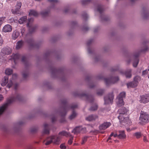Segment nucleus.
Segmentation results:
<instances>
[{
	"mask_svg": "<svg viewBox=\"0 0 149 149\" xmlns=\"http://www.w3.org/2000/svg\"><path fill=\"white\" fill-rule=\"evenodd\" d=\"M77 115V114L76 112L74 111H73L72 114L70 116L69 118L71 120H72L75 118Z\"/></svg>",
	"mask_w": 149,
	"mask_h": 149,
	"instance_id": "32",
	"label": "nucleus"
},
{
	"mask_svg": "<svg viewBox=\"0 0 149 149\" xmlns=\"http://www.w3.org/2000/svg\"><path fill=\"white\" fill-rule=\"evenodd\" d=\"M8 76L6 75L2 79V82L1 83V85L3 86H4L8 82V83L7 86V87L8 88H10L13 85V82L12 80H10L8 82Z\"/></svg>",
	"mask_w": 149,
	"mask_h": 149,
	"instance_id": "7",
	"label": "nucleus"
},
{
	"mask_svg": "<svg viewBox=\"0 0 149 149\" xmlns=\"http://www.w3.org/2000/svg\"><path fill=\"white\" fill-rule=\"evenodd\" d=\"M147 73V70H144L143 71L142 74L143 75H145Z\"/></svg>",
	"mask_w": 149,
	"mask_h": 149,
	"instance_id": "57",
	"label": "nucleus"
},
{
	"mask_svg": "<svg viewBox=\"0 0 149 149\" xmlns=\"http://www.w3.org/2000/svg\"><path fill=\"white\" fill-rule=\"evenodd\" d=\"M22 61L25 63V65L28 63V62L26 61V58L25 56H23L22 57Z\"/></svg>",
	"mask_w": 149,
	"mask_h": 149,
	"instance_id": "39",
	"label": "nucleus"
},
{
	"mask_svg": "<svg viewBox=\"0 0 149 149\" xmlns=\"http://www.w3.org/2000/svg\"><path fill=\"white\" fill-rule=\"evenodd\" d=\"M20 97L19 95H17L16 98L11 97L8 99L7 102L0 107V116L7 108L9 104H11L17 100H19Z\"/></svg>",
	"mask_w": 149,
	"mask_h": 149,
	"instance_id": "4",
	"label": "nucleus"
},
{
	"mask_svg": "<svg viewBox=\"0 0 149 149\" xmlns=\"http://www.w3.org/2000/svg\"><path fill=\"white\" fill-rule=\"evenodd\" d=\"M88 138V136H85L82 139V140L81 143L82 144H83L87 141V139Z\"/></svg>",
	"mask_w": 149,
	"mask_h": 149,
	"instance_id": "38",
	"label": "nucleus"
},
{
	"mask_svg": "<svg viewBox=\"0 0 149 149\" xmlns=\"http://www.w3.org/2000/svg\"><path fill=\"white\" fill-rule=\"evenodd\" d=\"M113 136L114 137H117L118 138V134L117 131L116 132V134H114Z\"/></svg>",
	"mask_w": 149,
	"mask_h": 149,
	"instance_id": "59",
	"label": "nucleus"
},
{
	"mask_svg": "<svg viewBox=\"0 0 149 149\" xmlns=\"http://www.w3.org/2000/svg\"><path fill=\"white\" fill-rule=\"evenodd\" d=\"M142 134L140 132H136L133 135L135 136L136 137L137 139H139L141 136Z\"/></svg>",
	"mask_w": 149,
	"mask_h": 149,
	"instance_id": "29",
	"label": "nucleus"
},
{
	"mask_svg": "<svg viewBox=\"0 0 149 149\" xmlns=\"http://www.w3.org/2000/svg\"><path fill=\"white\" fill-rule=\"evenodd\" d=\"M93 42V40L92 39L89 40L87 42V44L88 46H89Z\"/></svg>",
	"mask_w": 149,
	"mask_h": 149,
	"instance_id": "50",
	"label": "nucleus"
},
{
	"mask_svg": "<svg viewBox=\"0 0 149 149\" xmlns=\"http://www.w3.org/2000/svg\"><path fill=\"white\" fill-rule=\"evenodd\" d=\"M104 92V90L103 89L99 90L97 92V94L98 95H102Z\"/></svg>",
	"mask_w": 149,
	"mask_h": 149,
	"instance_id": "37",
	"label": "nucleus"
},
{
	"mask_svg": "<svg viewBox=\"0 0 149 149\" xmlns=\"http://www.w3.org/2000/svg\"><path fill=\"white\" fill-rule=\"evenodd\" d=\"M49 12L48 11H42L41 13V14L43 16H46L48 14Z\"/></svg>",
	"mask_w": 149,
	"mask_h": 149,
	"instance_id": "42",
	"label": "nucleus"
},
{
	"mask_svg": "<svg viewBox=\"0 0 149 149\" xmlns=\"http://www.w3.org/2000/svg\"><path fill=\"white\" fill-rule=\"evenodd\" d=\"M140 54L139 52L136 53L133 56L134 61L133 63V66L134 67H137L139 62L138 57Z\"/></svg>",
	"mask_w": 149,
	"mask_h": 149,
	"instance_id": "15",
	"label": "nucleus"
},
{
	"mask_svg": "<svg viewBox=\"0 0 149 149\" xmlns=\"http://www.w3.org/2000/svg\"><path fill=\"white\" fill-rule=\"evenodd\" d=\"M92 0H82V4L83 5H86L89 3Z\"/></svg>",
	"mask_w": 149,
	"mask_h": 149,
	"instance_id": "35",
	"label": "nucleus"
},
{
	"mask_svg": "<svg viewBox=\"0 0 149 149\" xmlns=\"http://www.w3.org/2000/svg\"><path fill=\"white\" fill-rule=\"evenodd\" d=\"M59 135L60 136H65L66 137L71 136V135L70 133L68 132L65 131H62L59 133Z\"/></svg>",
	"mask_w": 149,
	"mask_h": 149,
	"instance_id": "24",
	"label": "nucleus"
},
{
	"mask_svg": "<svg viewBox=\"0 0 149 149\" xmlns=\"http://www.w3.org/2000/svg\"><path fill=\"white\" fill-rule=\"evenodd\" d=\"M56 120V118L54 117H53L52 118V122H54Z\"/></svg>",
	"mask_w": 149,
	"mask_h": 149,
	"instance_id": "55",
	"label": "nucleus"
},
{
	"mask_svg": "<svg viewBox=\"0 0 149 149\" xmlns=\"http://www.w3.org/2000/svg\"><path fill=\"white\" fill-rule=\"evenodd\" d=\"M19 35V33L18 31H14L12 35V38L13 40H15Z\"/></svg>",
	"mask_w": 149,
	"mask_h": 149,
	"instance_id": "27",
	"label": "nucleus"
},
{
	"mask_svg": "<svg viewBox=\"0 0 149 149\" xmlns=\"http://www.w3.org/2000/svg\"><path fill=\"white\" fill-rule=\"evenodd\" d=\"M111 125V123L110 122H105L101 124L99 126V129L100 130H104Z\"/></svg>",
	"mask_w": 149,
	"mask_h": 149,
	"instance_id": "12",
	"label": "nucleus"
},
{
	"mask_svg": "<svg viewBox=\"0 0 149 149\" xmlns=\"http://www.w3.org/2000/svg\"><path fill=\"white\" fill-rule=\"evenodd\" d=\"M24 44V41L22 40L18 41L17 43L15 48L17 49L21 48L23 46Z\"/></svg>",
	"mask_w": 149,
	"mask_h": 149,
	"instance_id": "21",
	"label": "nucleus"
},
{
	"mask_svg": "<svg viewBox=\"0 0 149 149\" xmlns=\"http://www.w3.org/2000/svg\"><path fill=\"white\" fill-rule=\"evenodd\" d=\"M131 72L132 70L129 69L125 72L122 71H120V73L123 74L125 75L127 78H130L132 76Z\"/></svg>",
	"mask_w": 149,
	"mask_h": 149,
	"instance_id": "17",
	"label": "nucleus"
},
{
	"mask_svg": "<svg viewBox=\"0 0 149 149\" xmlns=\"http://www.w3.org/2000/svg\"><path fill=\"white\" fill-rule=\"evenodd\" d=\"M118 134V138L124 139L126 137L125 132L123 130H119L117 131Z\"/></svg>",
	"mask_w": 149,
	"mask_h": 149,
	"instance_id": "13",
	"label": "nucleus"
},
{
	"mask_svg": "<svg viewBox=\"0 0 149 149\" xmlns=\"http://www.w3.org/2000/svg\"><path fill=\"white\" fill-rule=\"evenodd\" d=\"M114 133L113 132H112L111 133V134L110 135V137H111L112 136H113L114 135Z\"/></svg>",
	"mask_w": 149,
	"mask_h": 149,
	"instance_id": "64",
	"label": "nucleus"
},
{
	"mask_svg": "<svg viewBox=\"0 0 149 149\" xmlns=\"http://www.w3.org/2000/svg\"><path fill=\"white\" fill-rule=\"evenodd\" d=\"M33 19L31 18L28 19V22L27 24V26L29 27V33L26 34L25 38V42L31 47H38L37 45L35 44L31 36V34L34 32L36 29V26H33L31 25V23L33 21Z\"/></svg>",
	"mask_w": 149,
	"mask_h": 149,
	"instance_id": "1",
	"label": "nucleus"
},
{
	"mask_svg": "<svg viewBox=\"0 0 149 149\" xmlns=\"http://www.w3.org/2000/svg\"><path fill=\"white\" fill-rule=\"evenodd\" d=\"M81 132L80 133H85L86 132V127L82 128L81 127Z\"/></svg>",
	"mask_w": 149,
	"mask_h": 149,
	"instance_id": "44",
	"label": "nucleus"
},
{
	"mask_svg": "<svg viewBox=\"0 0 149 149\" xmlns=\"http://www.w3.org/2000/svg\"><path fill=\"white\" fill-rule=\"evenodd\" d=\"M3 52L0 53V59H2L3 54H9L11 53V51L8 48L4 49L3 50Z\"/></svg>",
	"mask_w": 149,
	"mask_h": 149,
	"instance_id": "22",
	"label": "nucleus"
},
{
	"mask_svg": "<svg viewBox=\"0 0 149 149\" xmlns=\"http://www.w3.org/2000/svg\"><path fill=\"white\" fill-rule=\"evenodd\" d=\"M128 111V109L124 107H122L118 111V112L120 114L119 116H118V119L121 120V121H123L125 118L124 117L122 116V115L126 114Z\"/></svg>",
	"mask_w": 149,
	"mask_h": 149,
	"instance_id": "6",
	"label": "nucleus"
},
{
	"mask_svg": "<svg viewBox=\"0 0 149 149\" xmlns=\"http://www.w3.org/2000/svg\"><path fill=\"white\" fill-rule=\"evenodd\" d=\"M97 10L101 14L104 10L102 6L101 5H99L97 7Z\"/></svg>",
	"mask_w": 149,
	"mask_h": 149,
	"instance_id": "34",
	"label": "nucleus"
},
{
	"mask_svg": "<svg viewBox=\"0 0 149 149\" xmlns=\"http://www.w3.org/2000/svg\"><path fill=\"white\" fill-rule=\"evenodd\" d=\"M22 5L21 2H17L15 6V9L12 10V13L14 14H18L19 9L21 8Z\"/></svg>",
	"mask_w": 149,
	"mask_h": 149,
	"instance_id": "14",
	"label": "nucleus"
},
{
	"mask_svg": "<svg viewBox=\"0 0 149 149\" xmlns=\"http://www.w3.org/2000/svg\"><path fill=\"white\" fill-rule=\"evenodd\" d=\"M20 57V55L18 53L15 54H13L12 55V58L14 60V61L15 64L16 63V61Z\"/></svg>",
	"mask_w": 149,
	"mask_h": 149,
	"instance_id": "23",
	"label": "nucleus"
},
{
	"mask_svg": "<svg viewBox=\"0 0 149 149\" xmlns=\"http://www.w3.org/2000/svg\"><path fill=\"white\" fill-rule=\"evenodd\" d=\"M148 15V14H145L144 15V18L146 19V16Z\"/></svg>",
	"mask_w": 149,
	"mask_h": 149,
	"instance_id": "61",
	"label": "nucleus"
},
{
	"mask_svg": "<svg viewBox=\"0 0 149 149\" xmlns=\"http://www.w3.org/2000/svg\"><path fill=\"white\" fill-rule=\"evenodd\" d=\"M143 140L145 142H146L148 141L147 140V138L145 136H144Z\"/></svg>",
	"mask_w": 149,
	"mask_h": 149,
	"instance_id": "58",
	"label": "nucleus"
},
{
	"mask_svg": "<svg viewBox=\"0 0 149 149\" xmlns=\"http://www.w3.org/2000/svg\"><path fill=\"white\" fill-rule=\"evenodd\" d=\"M125 96V93L124 92L121 93L118 96V98L123 99Z\"/></svg>",
	"mask_w": 149,
	"mask_h": 149,
	"instance_id": "33",
	"label": "nucleus"
},
{
	"mask_svg": "<svg viewBox=\"0 0 149 149\" xmlns=\"http://www.w3.org/2000/svg\"><path fill=\"white\" fill-rule=\"evenodd\" d=\"M119 80V78L118 77H112L110 79H104L106 84L108 85L110 84H114L117 82Z\"/></svg>",
	"mask_w": 149,
	"mask_h": 149,
	"instance_id": "9",
	"label": "nucleus"
},
{
	"mask_svg": "<svg viewBox=\"0 0 149 149\" xmlns=\"http://www.w3.org/2000/svg\"><path fill=\"white\" fill-rule=\"evenodd\" d=\"M29 15H33L35 16H36L38 15V13L36 11L33 10H31L29 13Z\"/></svg>",
	"mask_w": 149,
	"mask_h": 149,
	"instance_id": "30",
	"label": "nucleus"
},
{
	"mask_svg": "<svg viewBox=\"0 0 149 149\" xmlns=\"http://www.w3.org/2000/svg\"><path fill=\"white\" fill-rule=\"evenodd\" d=\"M62 104L63 106V111L61 113V115L62 116H65L66 114V112L70 109H73L77 107V105L76 104H72L70 106L67 104V101L65 99L62 101Z\"/></svg>",
	"mask_w": 149,
	"mask_h": 149,
	"instance_id": "3",
	"label": "nucleus"
},
{
	"mask_svg": "<svg viewBox=\"0 0 149 149\" xmlns=\"http://www.w3.org/2000/svg\"><path fill=\"white\" fill-rule=\"evenodd\" d=\"M140 103L146 104L149 102V93L140 96L139 100Z\"/></svg>",
	"mask_w": 149,
	"mask_h": 149,
	"instance_id": "11",
	"label": "nucleus"
},
{
	"mask_svg": "<svg viewBox=\"0 0 149 149\" xmlns=\"http://www.w3.org/2000/svg\"><path fill=\"white\" fill-rule=\"evenodd\" d=\"M82 17L85 19H86L88 18L87 15L85 13L82 15Z\"/></svg>",
	"mask_w": 149,
	"mask_h": 149,
	"instance_id": "48",
	"label": "nucleus"
},
{
	"mask_svg": "<svg viewBox=\"0 0 149 149\" xmlns=\"http://www.w3.org/2000/svg\"><path fill=\"white\" fill-rule=\"evenodd\" d=\"M24 31H25V30H24V28H23L22 29L21 31V33L22 34V36H23L24 35Z\"/></svg>",
	"mask_w": 149,
	"mask_h": 149,
	"instance_id": "53",
	"label": "nucleus"
},
{
	"mask_svg": "<svg viewBox=\"0 0 149 149\" xmlns=\"http://www.w3.org/2000/svg\"><path fill=\"white\" fill-rule=\"evenodd\" d=\"M18 85L17 84H15V89L16 90L17 89V86Z\"/></svg>",
	"mask_w": 149,
	"mask_h": 149,
	"instance_id": "62",
	"label": "nucleus"
},
{
	"mask_svg": "<svg viewBox=\"0 0 149 149\" xmlns=\"http://www.w3.org/2000/svg\"><path fill=\"white\" fill-rule=\"evenodd\" d=\"M126 130H127V131L128 132H130L131 131V130H131V129H130V128H127Z\"/></svg>",
	"mask_w": 149,
	"mask_h": 149,
	"instance_id": "60",
	"label": "nucleus"
},
{
	"mask_svg": "<svg viewBox=\"0 0 149 149\" xmlns=\"http://www.w3.org/2000/svg\"><path fill=\"white\" fill-rule=\"evenodd\" d=\"M43 134H49V125L47 123L44 125V129L42 131Z\"/></svg>",
	"mask_w": 149,
	"mask_h": 149,
	"instance_id": "16",
	"label": "nucleus"
},
{
	"mask_svg": "<svg viewBox=\"0 0 149 149\" xmlns=\"http://www.w3.org/2000/svg\"><path fill=\"white\" fill-rule=\"evenodd\" d=\"M12 30V27L9 24H7L4 26L2 29V31L7 33L11 32Z\"/></svg>",
	"mask_w": 149,
	"mask_h": 149,
	"instance_id": "18",
	"label": "nucleus"
},
{
	"mask_svg": "<svg viewBox=\"0 0 149 149\" xmlns=\"http://www.w3.org/2000/svg\"><path fill=\"white\" fill-rule=\"evenodd\" d=\"M27 19V17L26 16H23L20 18L19 20V23L20 24L23 23Z\"/></svg>",
	"mask_w": 149,
	"mask_h": 149,
	"instance_id": "28",
	"label": "nucleus"
},
{
	"mask_svg": "<svg viewBox=\"0 0 149 149\" xmlns=\"http://www.w3.org/2000/svg\"><path fill=\"white\" fill-rule=\"evenodd\" d=\"M3 96L2 95L0 94V101L3 100Z\"/></svg>",
	"mask_w": 149,
	"mask_h": 149,
	"instance_id": "56",
	"label": "nucleus"
},
{
	"mask_svg": "<svg viewBox=\"0 0 149 149\" xmlns=\"http://www.w3.org/2000/svg\"><path fill=\"white\" fill-rule=\"evenodd\" d=\"M70 138L68 141V144L69 145H70L72 144V143L73 140V136H72L71 135V136H70Z\"/></svg>",
	"mask_w": 149,
	"mask_h": 149,
	"instance_id": "40",
	"label": "nucleus"
},
{
	"mask_svg": "<svg viewBox=\"0 0 149 149\" xmlns=\"http://www.w3.org/2000/svg\"><path fill=\"white\" fill-rule=\"evenodd\" d=\"M139 77L136 76L134 79V81H133L130 82L127 84L128 88H135L136 87L138 84V81Z\"/></svg>",
	"mask_w": 149,
	"mask_h": 149,
	"instance_id": "8",
	"label": "nucleus"
},
{
	"mask_svg": "<svg viewBox=\"0 0 149 149\" xmlns=\"http://www.w3.org/2000/svg\"><path fill=\"white\" fill-rule=\"evenodd\" d=\"M46 145H48L53 143L58 145L60 143L59 137L56 135H52L47 137L43 142Z\"/></svg>",
	"mask_w": 149,
	"mask_h": 149,
	"instance_id": "2",
	"label": "nucleus"
},
{
	"mask_svg": "<svg viewBox=\"0 0 149 149\" xmlns=\"http://www.w3.org/2000/svg\"><path fill=\"white\" fill-rule=\"evenodd\" d=\"M81 129V126L77 127L72 130V132L74 133V134L80 133Z\"/></svg>",
	"mask_w": 149,
	"mask_h": 149,
	"instance_id": "26",
	"label": "nucleus"
},
{
	"mask_svg": "<svg viewBox=\"0 0 149 149\" xmlns=\"http://www.w3.org/2000/svg\"><path fill=\"white\" fill-rule=\"evenodd\" d=\"M89 28L87 26H84L83 28V30L84 31H86L88 30Z\"/></svg>",
	"mask_w": 149,
	"mask_h": 149,
	"instance_id": "47",
	"label": "nucleus"
},
{
	"mask_svg": "<svg viewBox=\"0 0 149 149\" xmlns=\"http://www.w3.org/2000/svg\"><path fill=\"white\" fill-rule=\"evenodd\" d=\"M13 71L12 69L7 68L5 70V73L7 75H10L13 73Z\"/></svg>",
	"mask_w": 149,
	"mask_h": 149,
	"instance_id": "31",
	"label": "nucleus"
},
{
	"mask_svg": "<svg viewBox=\"0 0 149 149\" xmlns=\"http://www.w3.org/2000/svg\"><path fill=\"white\" fill-rule=\"evenodd\" d=\"M23 77L24 79L26 78L28 75V73L27 72H23L22 74Z\"/></svg>",
	"mask_w": 149,
	"mask_h": 149,
	"instance_id": "43",
	"label": "nucleus"
},
{
	"mask_svg": "<svg viewBox=\"0 0 149 149\" xmlns=\"http://www.w3.org/2000/svg\"><path fill=\"white\" fill-rule=\"evenodd\" d=\"M98 118V116L97 115H91L86 118V120L88 121L95 120Z\"/></svg>",
	"mask_w": 149,
	"mask_h": 149,
	"instance_id": "20",
	"label": "nucleus"
},
{
	"mask_svg": "<svg viewBox=\"0 0 149 149\" xmlns=\"http://www.w3.org/2000/svg\"><path fill=\"white\" fill-rule=\"evenodd\" d=\"M17 74H14L12 75V78L13 79H15L17 77Z\"/></svg>",
	"mask_w": 149,
	"mask_h": 149,
	"instance_id": "54",
	"label": "nucleus"
},
{
	"mask_svg": "<svg viewBox=\"0 0 149 149\" xmlns=\"http://www.w3.org/2000/svg\"><path fill=\"white\" fill-rule=\"evenodd\" d=\"M148 48L146 46V47L144 49H142L141 51V52H145L147 51L148 50Z\"/></svg>",
	"mask_w": 149,
	"mask_h": 149,
	"instance_id": "52",
	"label": "nucleus"
},
{
	"mask_svg": "<svg viewBox=\"0 0 149 149\" xmlns=\"http://www.w3.org/2000/svg\"><path fill=\"white\" fill-rule=\"evenodd\" d=\"M6 17H0V26L2 23L4 22Z\"/></svg>",
	"mask_w": 149,
	"mask_h": 149,
	"instance_id": "41",
	"label": "nucleus"
},
{
	"mask_svg": "<svg viewBox=\"0 0 149 149\" xmlns=\"http://www.w3.org/2000/svg\"><path fill=\"white\" fill-rule=\"evenodd\" d=\"M3 43V40L2 38L1 37V34H0V46L2 45Z\"/></svg>",
	"mask_w": 149,
	"mask_h": 149,
	"instance_id": "51",
	"label": "nucleus"
},
{
	"mask_svg": "<svg viewBox=\"0 0 149 149\" xmlns=\"http://www.w3.org/2000/svg\"><path fill=\"white\" fill-rule=\"evenodd\" d=\"M97 109V105L95 104L94 106H92L90 109L91 111H94L96 110Z\"/></svg>",
	"mask_w": 149,
	"mask_h": 149,
	"instance_id": "36",
	"label": "nucleus"
},
{
	"mask_svg": "<svg viewBox=\"0 0 149 149\" xmlns=\"http://www.w3.org/2000/svg\"><path fill=\"white\" fill-rule=\"evenodd\" d=\"M49 2L53 3H56L58 2V0H48Z\"/></svg>",
	"mask_w": 149,
	"mask_h": 149,
	"instance_id": "49",
	"label": "nucleus"
},
{
	"mask_svg": "<svg viewBox=\"0 0 149 149\" xmlns=\"http://www.w3.org/2000/svg\"><path fill=\"white\" fill-rule=\"evenodd\" d=\"M80 96L85 97V98L90 102H92L94 101L93 97L92 95H88L86 94L83 93L81 94Z\"/></svg>",
	"mask_w": 149,
	"mask_h": 149,
	"instance_id": "19",
	"label": "nucleus"
},
{
	"mask_svg": "<svg viewBox=\"0 0 149 149\" xmlns=\"http://www.w3.org/2000/svg\"><path fill=\"white\" fill-rule=\"evenodd\" d=\"M139 123L141 125H144L149 122V114L147 112L141 111L139 117Z\"/></svg>",
	"mask_w": 149,
	"mask_h": 149,
	"instance_id": "5",
	"label": "nucleus"
},
{
	"mask_svg": "<svg viewBox=\"0 0 149 149\" xmlns=\"http://www.w3.org/2000/svg\"><path fill=\"white\" fill-rule=\"evenodd\" d=\"M60 148L62 149H65L66 147L64 144H61L60 146Z\"/></svg>",
	"mask_w": 149,
	"mask_h": 149,
	"instance_id": "46",
	"label": "nucleus"
},
{
	"mask_svg": "<svg viewBox=\"0 0 149 149\" xmlns=\"http://www.w3.org/2000/svg\"><path fill=\"white\" fill-rule=\"evenodd\" d=\"M117 105L119 107H120L123 106L124 104V102H123V99L118 98V101H117Z\"/></svg>",
	"mask_w": 149,
	"mask_h": 149,
	"instance_id": "25",
	"label": "nucleus"
},
{
	"mask_svg": "<svg viewBox=\"0 0 149 149\" xmlns=\"http://www.w3.org/2000/svg\"><path fill=\"white\" fill-rule=\"evenodd\" d=\"M72 25H75L76 24V22H72Z\"/></svg>",
	"mask_w": 149,
	"mask_h": 149,
	"instance_id": "63",
	"label": "nucleus"
},
{
	"mask_svg": "<svg viewBox=\"0 0 149 149\" xmlns=\"http://www.w3.org/2000/svg\"><path fill=\"white\" fill-rule=\"evenodd\" d=\"M38 129L34 127L33 128L31 129V132L32 133H34L36 132L37 131Z\"/></svg>",
	"mask_w": 149,
	"mask_h": 149,
	"instance_id": "45",
	"label": "nucleus"
},
{
	"mask_svg": "<svg viewBox=\"0 0 149 149\" xmlns=\"http://www.w3.org/2000/svg\"><path fill=\"white\" fill-rule=\"evenodd\" d=\"M114 95L113 93H111L109 95L104 97V104H108L110 103H112Z\"/></svg>",
	"mask_w": 149,
	"mask_h": 149,
	"instance_id": "10",
	"label": "nucleus"
}]
</instances>
